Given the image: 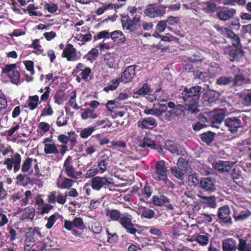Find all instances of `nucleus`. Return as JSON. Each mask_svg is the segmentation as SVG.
I'll use <instances>...</instances> for the list:
<instances>
[{"label":"nucleus","mask_w":251,"mask_h":251,"mask_svg":"<svg viewBox=\"0 0 251 251\" xmlns=\"http://www.w3.org/2000/svg\"><path fill=\"white\" fill-rule=\"evenodd\" d=\"M141 9V7L129 6L127 14L121 15L123 29L132 36L137 37L143 33L141 28V15L137 14Z\"/></svg>","instance_id":"obj_1"},{"label":"nucleus","mask_w":251,"mask_h":251,"mask_svg":"<svg viewBox=\"0 0 251 251\" xmlns=\"http://www.w3.org/2000/svg\"><path fill=\"white\" fill-rule=\"evenodd\" d=\"M106 215L112 221L118 222L127 233L135 235L138 231L133 222V216L129 213H122L120 210L115 209L106 211Z\"/></svg>","instance_id":"obj_2"},{"label":"nucleus","mask_w":251,"mask_h":251,"mask_svg":"<svg viewBox=\"0 0 251 251\" xmlns=\"http://www.w3.org/2000/svg\"><path fill=\"white\" fill-rule=\"evenodd\" d=\"M112 180V178L108 177L96 176L91 179L90 183H86L83 189L85 191L86 194L90 196L92 192L90 187L96 191L108 189L113 184Z\"/></svg>","instance_id":"obj_3"},{"label":"nucleus","mask_w":251,"mask_h":251,"mask_svg":"<svg viewBox=\"0 0 251 251\" xmlns=\"http://www.w3.org/2000/svg\"><path fill=\"white\" fill-rule=\"evenodd\" d=\"M202 87L198 84L188 87L182 86L179 89L178 98L180 102H187L191 100H200Z\"/></svg>","instance_id":"obj_4"},{"label":"nucleus","mask_w":251,"mask_h":251,"mask_svg":"<svg viewBox=\"0 0 251 251\" xmlns=\"http://www.w3.org/2000/svg\"><path fill=\"white\" fill-rule=\"evenodd\" d=\"M167 6L153 3L148 4L144 11L145 15L151 18L161 17L166 13Z\"/></svg>","instance_id":"obj_5"},{"label":"nucleus","mask_w":251,"mask_h":251,"mask_svg":"<svg viewBox=\"0 0 251 251\" xmlns=\"http://www.w3.org/2000/svg\"><path fill=\"white\" fill-rule=\"evenodd\" d=\"M62 171L70 178L77 179L82 175V172L76 171L73 165L72 157L69 155L64 161Z\"/></svg>","instance_id":"obj_6"},{"label":"nucleus","mask_w":251,"mask_h":251,"mask_svg":"<svg viewBox=\"0 0 251 251\" xmlns=\"http://www.w3.org/2000/svg\"><path fill=\"white\" fill-rule=\"evenodd\" d=\"M202 63L209 64L205 57L200 51H198L197 53H193L191 56L187 58L185 69L186 70H192L193 67L201 65Z\"/></svg>","instance_id":"obj_7"},{"label":"nucleus","mask_w":251,"mask_h":251,"mask_svg":"<svg viewBox=\"0 0 251 251\" xmlns=\"http://www.w3.org/2000/svg\"><path fill=\"white\" fill-rule=\"evenodd\" d=\"M224 54L227 55L231 62H238L244 56L242 48L234 47L228 45L224 49Z\"/></svg>","instance_id":"obj_8"},{"label":"nucleus","mask_w":251,"mask_h":251,"mask_svg":"<svg viewBox=\"0 0 251 251\" xmlns=\"http://www.w3.org/2000/svg\"><path fill=\"white\" fill-rule=\"evenodd\" d=\"M21 161V155L16 152L13 154L11 158H6L3 164L6 166V169L9 171H11L13 168V172L16 173L20 169Z\"/></svg>","instance_id":"obj_9"},{"label":"nucleus","mask_w":251,"mask_h":251,"mask_svg":"<svg viewBox=\"0 0 251 251\" xmlns=\"http://www.w3.org/2000/svg\"><path fill=\"white\" fill-rule=\"evenodd\" d=\"M209 64H203L199 66L193 67L192 70H187L188 72H192L193 78L199 79L202 82H206L208 79V73L206 71Z\"/></svg>","instance_id":"obj_10"},{"label":"nucleus","mask_w":251,"mask_h":251,"mask_svg":"<svg viewBox=\"0 0 251 251\" xmlns=\"http://www.w3.org/2000/svg\"><path fill=\"white\" fill-rule=\"evenodd\" d=\"M16 64L6 65L2 69L3 74H8L10 81L15 84H18L20 80V75L19 72L16 70Z\"/></svg>","instance_id":"obj_11"},{"label":"nucleus","mask_w":251,"mask_h":251,"mask_svg":"<svg viewBox=\"0 0 251 251\" xmlns=\"http://www.w3.org/2000/svg\"><path fill=\"white\" fill-rule=\"evenodd\" d=\"M152 202L153 205L162 207L165 206L169 210H173L174 207L173 205L171 203V200L166 196L161 194L160 192L158 195H154L152 197Z\"/></svg>","instance_id":"obj_12"},{"label":"nucleus","mask_w":251,"mask_h":251,"mask_svg":"<svg viewBox=\"0 0 251 251\" xmlns=\"http://www.w3.org/2000/svg\"><path fill=\"white\" fill-rule=\"evenodd\" d=\"M168 170L164 160L156 162L155 171L152 175L153 178L156 181H161L164 177L168 176Z\"/></svg>","instance_id":"obj_13"},{"label":"nucleus","mask_w":251,"mask_h":251,"mask_svg":"<svg viewBox=\"0 0 251 251\" xmlns=\"http://www.w3.org/2000/svg\"><path fill=\"white\" fill-rule=\"evenodd\" d=\"M61 56L63 58H66L68 61H75L80 59V57L77 55L76 49L70 43L66 45L63 49Z\"/></svg>","instance_id":"obj_14"},{"label":"nucleus","mask_w":251,"mask_h":251,"mask_svg":"<svg viewBox=\"0 0 251 251\" xmlns=\"http://www.w3.org/2000/svg\"><path fill=\"white\" fill-rule=\"evenodd\" d=\"M230 209L228 205L222 206L218 208V217L226 225H231L232 224V218L230 216Z\"/></svg>","instance_id":"obj_15"},{"label":"nucleus","mask_w":251,"mask_h":251,"mask_svg":"<svg viewBox=\"0 0 251 251\" xmlns=\"http://www.w3.org/2000/svg\"><path fill=\"white\" fill-rule=\"evenodd\" d=\"M80 73L82 79L85 81L88 80L90 75L92 74V69L82 63H78L73 69L72 74L74 76Z\"/></svg>","instance_id":"obj_16"},{"label":"nucleus","mask_w":251,"mask_h":251,"mask_svg":"<svg viewBox=\"0 0 251 251\" xmlns=\"http://www.w3.org/2000/svg\"><path fill=\"white\" fill-rule=\"evenodd\" d=\"M225 124L228 130L233 134L237 133L238 128L242 126L240 117L227 118L225 120Z\"/></svg>","instance_id":"obj_17"},{"label":"nucleus","mask_w":251,"mask_h":251,"mask_svg":"<svg viewBox=\"0 0 251 251\" xmlns=\"http://www.w3.org/2000/svg\"><path fill=\"white\" fill-rule=\"evenodd\" d=\"M137 66L132 65L128 66L123 74L121 77H119L121 82H123L124 83L131 82L136 75L135 69Z\"/></svg>","instance_id":"obj_18"},{"label":"nucleus","mask_w":251,"mask_h":251,"mask_svg":"<svg viewBox=\"0 0 251 251\" xmlns=\"http://www.w3.org/2000/svg\"><path fill=\"white\" fill-rule=\"evenodd\" d=\"M165 148L173 154L184 156L186 152L179 144L171 140H167L165 143Z\"/></svg>","instance_id":"obj_19"},{"label":"nucleus","mask_w":251,"mask_h":251,"mask_svg":"<svg viewBox=\"0 0 251 251\" xmlns=\"http://www.w3.org/2000/svg\"><path fill=\"white\" fill-rule=\"evenodd\" d=\"M185 107L188 114L196 115L200 112L199 108L200 100H191L187 102H181Z\"/></svg>","instance_id":"obj_20"},{"label":"nucleus","mask_w":251,"mask_h":251,"mask_svg":"<svg viewBox=\"0 0 251 251\" xmlns=\"http://www.w3.org/2000/svg\"><path fill=\"white\" fill-rule=\"evenodd\" d=\"M200 187L209 193H212L215 190L214 179L210 177H203L200 180Z\"/></svg>","instance_id":"obj_21"},{"label":"nucleus","mask_w":251,"mask_h":251,"mask_svg":"<svg viewBox=\"0 0 251 251\" xmlns=\"http://www.w3.org/2000/svg\"><path fill=\"white\" fill-rule=\"evenodd\" d=\"M157 126V123L154 118H145L137 122V126L142 129H152Z\"/></svg>","instance_id":"obj_22"},{"label":"nucleus","mask_w":251,"mask_h":251,"mask_svg":"<svg viewBox=\"0 0 251 251\" xmlns=\"http://www.w3.org/2000/svg\"><path fill=\"white\" fill-rule=\"evenodd\" d=\"M212 165L215 170L221 173L229 172L232 167L230 162L222 160L214 161L212 163Z\"/></svg>","instance_id":"obj_23"},{"label":"nucleus","mask_w":251,"mask_h":251,"mask_svg":"<svg viewBox=\"0 0 251 251\" xmlns=\"http://www.w3.org/2000/svg\"><path fill=\"white\" fill-rule=\"evenodd\" d=\"M236 13L234 8L227 9L219 11L217 17L221 21H226L231 19Z\"/></svg>","instance_id":"obj_24"},{"label":"nucleus","mask_w":251,"mask_h":251,"mask_svg":"<svg viewBox=\"0 0 251 251\" xmlns=\"http://www.w3.org/2000/svg\"><path fill=\"white\" fill-rule=\"evenodd\" d=\"M223 251H236L238 249L237 242L233 238H228L222 242Z\"/></svg>","instance_id":"obj_25"},{"label":"nucleus","mask_w":251,"mask_h":251,"mask_svg":"<svg viewBox=\"0 0 251 251\" xmlns=\"http://www.w3.org/2000/svg\"><path fill=\"white\" fill-rule=\"evenodd\" d=\"M207 73L210 77H214L217 75H220L222 73V69L219 65L215 62H212L206 68Z\"/></svg>","instance_id":"obj_26"},{"label":"nucleus","mask_w":251,"mask_h":251,"mask_svg":"<svg viewBox=\"0 0 251 251\" xmlns=\"http://www.w3.org/2000/svg\"><path fill=\"white\" fill-rule=\"evenodd\" d=\"M152 188L148 183H146L144 188L138 193V196L140 197V201H144L145 200H148L152 193Z\"/></svg>","instance_id":"obj_27"},{"label":"nucleus","mask_w":251,"mask_h":251,"mask_svg":"<svg viewBox=\"0 0 251 251\" xmlns=\"http://www.w3.org/2000/svg\"><path fill=\"white\" fill-rule=\"evenodd\" d=\"M251 216V211L249 209H245L240 211H234L233 215L235 222L245 221Z\"/></svg>","instance_id":"obj_28"},{"label":"nucleus","mask_w":251,"mask_h":251,"mask_svg":"<svg viewBox=\"0 0 251 251\" xmlns=\"http://www.w3.org/2000/svg\"><path fill=\"white\" fill-rule=\"evenodd\" d=\"M155 137L151 134L146 135L141 143L140 146L142 148H150L151 149H155L156 146Z\"/></svg>","instance_id":"obj_29"},{"label":"nucleus","mask_w":251,"mask_h":251,"mask_svg":"<svg viewBox=\"0 0 251 251\" xmlns=\"http://www.w3.org/2000/svg\"><path fill=\"white\" fill-rule=\"evenodd\" d=\"M219 96L220 94L217 91L209 90L203 95V98L204 101L211 104L218 100Z\"/></svg>","instance_id":"obj_30"},{"label":"nucleus","mask_w":251,"mask_h":251,"mask_svg":"<svg viewBox=\"0 0 251 251\" xmlns=\"http://www.w3.org/2000/svg\"><path fill=\"white\" fill-rule=\"evenodd\" d=\"M216 135V133L215 132L211 131H207L201 134L200 137L203 142L209 145L214 140Z\"/></svg>","instance_id":"obj_31"},{"label":"nucleus","mask_w":251,"mask_h":251,"mask_svg":"<svg viewBox=\"0 0 251 251\" xmlns=\"http://www.w3.org/2000/svg\"><path fill=\"white\" fill-rule=\"evenodd\" d=\"M225 118V114L223 111H219L215 113L210 118V122L213 126L218 127L223 121Z\"/></svg>","instance_id":"obj_32"},{"label":"nucleus","mask_w":251,"mask_h":251,"mask_svg":"<svg viewBox=\"0 0 251 251\" xmlns=\"http://www.w3.org/2000/svg\"><path fill=\"white\" fill-rule=\"evenodd\" d=\"M74 181L71 178L63 177L57 182V187L61 189H69L73 185Z\"/></svg>","instance_id":"obj_33"},{"label":"nucleus","mask_w":251,"mask_h":251,"mask_svg":"<svg viewBox=\"0 0 251 251\" xmlns=\"http://www.w3.org/2000/svg\"><path fill=\"white\" fill-rule=\"evenodd\" d=\"M110 37L114 42L124 43L126 37L123 33L120 30H115L110 34Z\"/></svg>","instance_id":"obj_34"},{"label":"nucleus","mask_w":251,"mask_h":251,"mask_svg":"<svg viewBox=\"0 0 251 251\" xmlns=\"http://www.w3.org/2000/svg\"><path fill=\"white\" fill-rule=\"evenodd\" d=\"M214 28L219 33L226 38H228L229 36H230L233 31L232 29L224 26H221L219 25H215Z\"/></svg>","instance_id":"obj_35"},{"label":"nucleus","mask_w":251,"mask_h":251,"mask_svg":"<svg viewBox=\"0 0 251 251\" xmlns=\"http://www.w3.org/2000/svg\"><path fill=\"white\" fill-rule=\"evenodd\" d=\"M245 80V77L242 74L240 73H237L232 77V86L233 87L240 86Z\"/></svg>","instance_id":"obj_36"},{"label":"nucleus","mask_w":251,"mask_h":251,"mask_svg":"<svg viewBox=\"0 0 251 251\" xmlns=\"http://www.w3.org/2000/svg\"><path fill=\"white\" fill-rule=\"evenodd\" d=\"M109 161V157L106 155H102L100 160L98 163V168L101 173H104L107 170V167Z\"/></svg>","instance_id":"obj_37"},{"label":"nucleus","mask_w":251,"mask_h":251,"mask_svg":"<svg viewBox=\"0 0 251 251\" xmlns=\"http://www.w3.org/2000/svg\"><path fill=\"white\" fill-rule=\"evenodd\" d=\"M44 152L48 154H57L59 153V151L57 146L54 143L45 144L44 145Z\"/></svg>","instance_id":"obj_38"},{"label":"nucleus","mask_w":251,"mask_h":251,"mask_svg":"<svg viewBox=\"0 0 251 251\" xmlns=\"http://www.w3.org/2000/svg\"><path fill=\"white\" fill-rule=\"evenodd\" d=\"M172 174L177 179L183 180L185 176V172L180 170L177 166H174L170 169Z\"/></svg>","instance_id":"obj_39"},{"label":"nucleus","mask_w":251,"mask_h":251,"mask_svg":"<svg viewBox=\"0 0 251 251\" xmlns=\"http://www.w3.org/2000/svg\"><path fill=\"white\" fill-rule=\"evenodd\" d=\"M209 234L206 233L205 235L198 234L196 235L195 241L201 246H205L208 244L209 240Z\"/></svg>","instance_id":"obj_40"},{"label":"nucleus","mask_w":251,"mask_h":251,"mask_svg":"<svg viewBox=\"0 0 251 251\" xmlns=\"http://www.w3.org/2000/svg\"><path fill=\"white\" fill-rule=\"evenodd\" d=\"M121 82L120 78H117L112 80L107 86L104 87L103 91L105 92H109L110 91H113L117 89Z\"/></svg>","instance_id":"obj_41"},{"label":"nucleus","mask_w":251,"mask_h":251,"mask_svg":"<svg viewBox=\"0 0 251 251\" xmlns=\"http://www.w3.org/2000/svg\"><path fill=\"white\" fill-rule=\"evenodd\" d=\"M199 197L204 201L203 202L207 204L208 207L215 208L217 206L215 196H199Z\"/></svg>","instance_id":"obj_42"},{"label":"nucleus","mask_w":251,"mask_h":251,"mask_svg":"<svg viewBox=\"0 0 251 251\" xmlns=\"http://www.w3.org/2000/svg\"><path fill=\"white\" fill-rule=\"evenodd\" d=\"M238 251H251V244L247 243L246 240L240 239L238 245Z\"/></svg>","instance_id":"obj_43"},{"label":"nucleus","mask_w":251,"mask_h":251,"mask_svg":"<svg viewBox=\"0 0 251 251\" xmlns=\"http://www.w3.org/2000/svg\"><path fill=\"white\" fill-rule=\"evenodd\" d=\"M104 62L108 67L112 68L114 67L115 57L113 53H107L104 56Z\"/></svg>","instance_id":"obj_44"},{"label":"nucleus","mask_w":251,"mask_h":251,"mask_svg":"<svg viewBox=\"0 0 251 251\" xmlns=\"http://www.w3.org/2000/svg\"><path fill=\"white\" fill-rule=\"evenodd\" d=\"M98 117L96 113H94V110L90 108H86L81 114V118L82 120H85L88 118L95 119Z\"/></svg>","instance_id":"obj_45"},{"label":"nucleus","mask_w":251,"mask_h":251,"mask_svg":"<svg viewBox=\"0 0 251 251\" xmlns=\"http://www.w3.org/2000/svg\"><path fill=\"white\" fill-rule=\"evenodd\" d=\"M228 38H230L231 40L232 44V45H230L231 46L243 48L239 36L237 34H236L233 31L231 36L228 37Z\"/></svg>","instance_id":"obj_46"},{"label":"nucleus","mask_w":251,"mask_h":251,"mask_svg":"<svg viewBox=\"0 0 251 251\" xmlns=\"http://www.w3.org/2000/svg\"><path fill=\"white\" fill-rule=\"evenodd\" d=\"M35 214V208L31 206H28L25 209L24 217L25 219L33 220Z\"/></svg>","instance_id":"obj_47"},{"label":"nucleus","mask_w":251,"mask_h":251,"mask_svg":"<svg viewBox=\"0 0 251 251\" xmlns=\"http://www.w3.org/2000/svg\"><path fill=\"white\" fill-rule=\"evenodd\" d=\"M232 81L231 76H222L216 80V83L219 85H227L231 83Z\"/></svg>","instance_id":"obj_48"},{"label":"nucleus","mask_w":251,"mask_h":251,"mask_svg":"<svg viewBox=\"0 0 251 251\" xmlns=\"http://www.w3.org/2000/svg\"><path fill=\"white\" fill-rule=\"evenodd\" d=\"M151 91V88L150 85L147 83H144L140 88L134 92V94H137L140 96L146 95H148Z\"/></svg>","instance_id":"obj_49"},{"label":"nucleus","mask_w":251,"mask_h":251,"mask_svg":"<svg viewBox=\"0 0 251 251\" xmlns=\"http://www.w3.org/2000/svg\"><path fill=\"white\" fill-rule=\"evenodd\" d=\"M188 183L190 186H196L200 184V180L196 174H192L188 176Z\"/></svg>","instance_id":"obj_50"},{"label":"nucleus","mask_w":251,"mask_h":251,"mask_svg":"<svg viewBox=\"0 0 251 251\" xmlns=\"http://www.w3.org/2000/svg\"><path fill=\"white\" fill-rule=\"evenodd\" d=\"M29 101L28 106L31 110L35 109L38 106L39 101V97L37 95H34L29 97Z\"/></svg>","instance_id":"obj_51"},{"label":"nucleus","mask_w":251,"mask_h":251,"mask_svg":"<svg viewBox=\"0 0 251 251\" xmlns=\"http://www.w3.org/2000/svg\"><path fill=\"white\" fill-rule=\"evenodd\" d=\"M59 214L58 212H55L54 214L51 215L48 219L47 223L46 225V227L47 229H50L53 226L54 223L58 219Z\"/></svg>","instance_id":"obj_52"},{"label":"nucleus","mask_w":251,"mask_h":251,"mask_svg":"<svg viewBox=\"0 0 251 251\" xmlns=\"http://www.w3.org/2000/svg\"><path fill=\"white\" fill-rule=\"evenodd\" d=\"M33 159L30 157H27L23 162L22 165V172L23 173H26L29 172V169L31 167V164Z\"/></svg>","instance_id":"obj_53"},{"label":"nucleus","mask_w":251,"mask_h":251,"mask_svg":"<svg viewBox=\"0 0 251 251\" xmlns=\"http://www.w3.org/2000/svg\"><path fill=\"white\" fill-rule=\"evenodd\" d=\"M96 130L95 127L90 126L85 128L80 131V137L82 139H86Z\"/></svg>","instance_id":"obj_54"},{"label":"nucleus","mask_w":251,"mask_h":251,"mask_svg":"<svg viewBox=\"0 0 251 251\" xmlns=\"http://www.w3.org/2000/svg\"><path fill=\"white\" fill-rule=\"evenodd\" d=\"M175 117L180 116L182 114H184L186 112V109L184 105L183 104H177L174 109H172Z\"/></svg>","instance_id":"obj_55"},{"label":"nucleus","mask_w":251,"mask_h":251,"mask_svg":"<svg viewBox=\"0 0 251 251\" xmlns=\"http://www.w3.org/2000/svg\"><path fill=\"white\" fill-rule=\"evenodd\" d=\"M76 92L75 91H73L71 93V97L69 100L68 103L71 107H73L75 110H78L79 109V106L77 105L76 102Z\"/></svg>","instance_id":"obj_56"},{"label":"nucleus","mask_w":251,"mask_h":251,"mask_svg":"<svg viewBox=\"0 0 251 251\" xmlns=\"http://www.w3.org/2000/svg\"><path fill=\"white\" fill-rule=\"evenodd\" d=\"M100 134L93 135L91 137V138L89 140V141L90 142V143L95 142L96 141L95 139H97L99 141L100 145V146H102L109 143L110 140L108 138H104L102 139H100Z\"/></svg>","instance_id":"obj_57"},{"label":"nucleus","mask_w":251,"mask_h":251,"mask_svg":"<svg viewBox=\"0 0 251 251\" xmlns=\"http://www.w3.org/2000/svg\"><path fill=\"white\" fill-rule=\"evenodd\" d=\"M188 161L182 157H180L178 158L177 162V167L179 168V169L185 173L188 169Z\"/></svg>","instance_id":"obj_58"},{"label":"nucleus","mask_w":251,"mask_h":251,"mask_svg":"<svg viewBox=\"0 0 251 251\" xmlns=\"http://www.w3.org/2000/svg\"><path fill=\"white\" fill-rule=\"evenodd\" d=\"M53 206L50 203H46L44 205L40 207V210H37V213L41 215L48 214L51 209H53Z\"/></svg>","instance_id":"obj_59"},{"label":"nucleus","mask_w":251,"mask_h":251,"mask_svg":"<svg viewBox=\"0 0 251 251\" xmlns=\"http://www.w3.org/2000/svg\"><path fill=\"white\" fill-rule=\"evenodd\" d=\"M109 123L110 122L108 121L107 118L103 120H98L95 122L94 126L93 127H95V128L100 126H101L102 128H106L107 127H110L111 126V124H109Z\"/></svg>","instance_id":"obj_60"},{"label":"nucleus","mask_w":251,"mask_h":251,"mask_svg":"<svg viewBox=\"0 0 251 251\" xmlns=\"http://www.w3.org/2000/svg\"><path fill=\"white\" fill-rule=\"evenodd\" d=\"M98 50L96 48H93L87 53L86 56L88 60L92 61L95 60L98 57Z\"/></svg>","instance_id":"obj_61"},{"label":"nucleus","mask_w":251,"mask_h":251,"mask_svg":"<svg viewBox=\"0 0 251 251\" xmlns=\"http://www.w3.org/2000/svg\"><path fill=\"white\" fill-rule=\"evenodd\" d=\"M73 222L74 227H75L80 230H82L85 228V226L82 218L80 217H75L73 220Z\"/></svg>","instance_id":"obj_62"},{"label":"nucleus","mask_w":251,"mask_h":251,"mask_svg":"<svg viewBox=\"0 0 251 251\" xmlns=\"http://www.w3.org/2000/svg\"><path fill=\"white\" fill-rule=\"evenodd\" d=\"M154 215V212L153 210L146 207H144L141 214V217L142 218H145L147 219H151L153 217Z\"/></svg>","instance_id":"obj_63"},{"label":"nucleus","mask_w":251,"mask_h":251,"mask_svg":"<svg viewBox=\"0 0 251 251\" xmlns=\"http://www.w3.org/2000/svg\"><path fill=\"white\" fill-rule=\"evenodd\" d=\"M167 27V24L165 20H161L159 21L156 26L155 32L157 33H161L164 31L165 29Z\"/></svg>","instance_id":"obj_64"}]
</instances>
